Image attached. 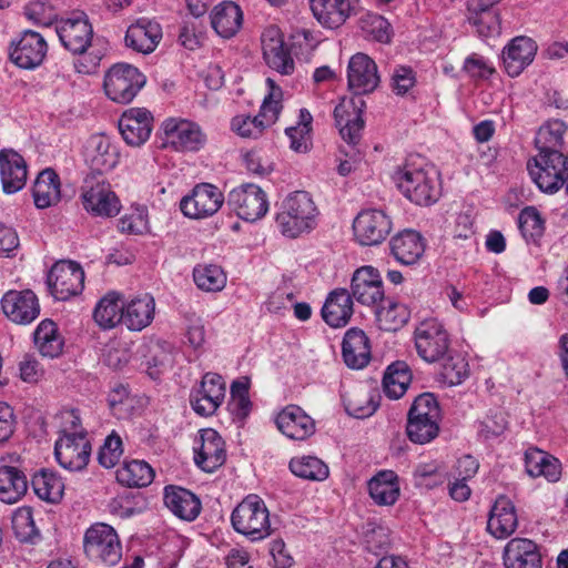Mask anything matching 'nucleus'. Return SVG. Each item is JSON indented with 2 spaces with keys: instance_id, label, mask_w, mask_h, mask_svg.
Here are the masks:
<instances>
[{
  "instance_id": "f257e3e1",
  "label": "nucleus",
  "mask_w": 568,
  "mask_h": 568,
  "mask_svg": "<svg viewBox=\"0 0 568 568\" xmlns=\"http://www.w3.org/2000/svg\"><path fill=\"white\" fill-rule=\"evenodd\" d=\"M365 108V101L352 99L342 100L334 109L336 126L345 142V145L341 146V153L345 155V159L341 160L337 166V172L342 176L348 175L362 160L357 145L362 139L365 124L363 120Z\"/></svg>"
},
{
  "instance_id": "f03ea898",
  "label": "nucleus",
  "mask_w": 568,
  "mask_h": 568,
  "mask_svg": "<svg viewBox=\"0 0 568 568\" xmlns=\"http://www.w3.org/2000/svg\"><path fill=\"white\" fill-rule=\"evenodd\" d=\"M392 179L399 192L416 205H433L442 195L439 175L427 164L417 165L407 160L403 166L396 169Z\"/></svg>"
},
{
  "instance_id": "7ed1b4c3",
  "label": "nucleus",
  "mask_w": 568,
  "mask_h": 568,
  "mask_svg": "<svg viewBox=\"0 0 568 568\" xmlns=\"http://www.w3.org/2000/svg\"><path fill=\"white\" fill-rule=\"evenodd\" d=\"M318 210L306 191H295L282 202L276 223L283 235L297 237L317 224Z\"/></svg>"
},
{
  "instance_id": "20e7f679",
  "label": "nucleus",
  "mask_w": 568,
  "mask_h": 568,
  "mask_svg": "<svg viewBox=\"0 0 568 568\" xmlns=\"http://www.w3.org/2000/svg\"><path fill=\"white\" fill-rule=\"evenodd\" d=\"M527 170L541 192L555 194L568 179V155L562 150L544 148L528 160Z\"/></svg>"
},
{
  "instance_id": "39448f33",
  "label": "nucleus",
  "mask_w": 568,
  "mask_h": 568,
  "mask_svg": "<svg viewBox=\"0 0 568 568\" xmlns=\"http://www.w3.org/2000/svg\"><path fill=\"white\" fill-rule=\"evenodd\" d=\"M233 529L250 541H261L272 535L270 511L256 494L244 497L231 514Z\"/></svg>"
},
{
  "instance_id": "423d86ee",
  "label": "nucleus",
  "mask_w": 568,
  "mask_h": 568,
  "mask_svg": "<svg viewBox=\"0 0 568 568\" xmlns=\"http://www.w3.org/2000/svg\"><path fill=\"white\" fill-rule=\"evenodd\" d=\"M442 419L437 398L432 393L418 395L407 414L406 435L414 444L425 445L439 434Z\"/></svg>"
},
{
  "instance_id": "0eeeda50",
  "label": "nucleus",
  "mask_w": 568,
  "mask_h": 568,
  "mask_svg": "<svg viewBox=\"0 0 568 568\" xmlns=\"http://www.w3.org/2000/svg\"><path fill=\"white\" fill-rule=\"evenodd\" d=\"M85 555L94 561L114 566L122 557V546L114 528L103 523L89 527L84 534Z\"/></svg>"
},
{
  "instance_id": "6e6552de",
  "label": "nucleus",
  "mask_w": 568,
  "mask_h": 568,
  "mask_svg": "<svg viewBox=\"0 0 568 568\" xmlns=\"http://www.w3.org/2000/svg\"><path fill=\"white\" fill-rule=\"evenodd\" d=\"M144 84L145 77L128 63L114 64L104 77L105 94L118 103H130Z\"/></svg>"
},
{
  "instance_id": "1a4fd4ad",
  "label": "nucleus",
  "mask_w": 568,
  "mask_h": 568,
  "mask_svg": "<svg viewBox=\"0 0 568 568\" xmlns=\"http://www.w3.org/2000/svg\"><path fill=\"white\" fill-rule=\"evenodd\" d=\"M414 341L418 356L427 363L440 361L449 349L448 333L436 318L422 321L415 328Z\"/></svg>"
},
{
  "instance_id": "9d476101",
  "label": "nucleus",
  "mask_w": 568,
  "mask_h": 568,
  "mask_svg": "<svg viewBox=\"0 0 568 568\" xmlns=\"http://www.w3.org/2000/svg\"><path fill=\"white\" fill-rule=\"evenodd\" d=\"M81 200L85 211L94 216L112 217L121 210L120 200L110 184L94 175L85 178L81 189Z\"/></svg>"
},
{
  "instance_id": "9b49d317",
  "label": "nucleus",
  "mask_w": 568,
  "mask_h": 568,
  "mask_svg": "<svg viewBox=\"0 0 568 568\" xmlns=\"http://www.w3.org/2000/svg\"><path fill=\"white\" fill-rule=\"evenodd\" d=\"M90 454L91 445L84 432L64 429L54 445L58 463L71 471L82 470L88 465Z\"/></svg>"
},
{
  "instance_id": "f8f14e48",
  "label": "nucleus",
  "mask_w": 568,
  "mask_h": 568,
  "mask_svg": "<svg viewBox=\"0 0 568 568\" xmlns=\"http://www.w3.org/2000/svg\"><path fill=\"white\" fill-rule=\"evenodd\" d=\"M227 204L240 219L247 222L262 219L268 211L266 193L258 185L252 183L234 187L229 193Z\"/></svg>"
},
{
  "instance_id": "ddd939ff",
  "label": "nucleus",
  "mask_w": 568,
  "mask_h": 568,
  "mask_svg": "<svg viewBox=\"0 0 568 568\" xmlns=\"http://www.w3.org/2000/svg\"><path fill=\"white\" fill-rule=\"evenodd\" d=\"M47 283L54 298L67 301L84 287V271L72 261H60L49 271Z\"/></svg>"
},
{
  "instance_id": "4468645a",
  "label": "nucleus",
  "mask_w": 568,
  "mask_h": 568,
  "mask_svg": "<svg viewBox=\"0 0 568 568\" xmlns=\"http://www.w3.org/2000/svg\"><path fill=\"white\" fill-rule=\"evenodd\" d=\"M48 52V43L42 34L24 30L9 47L10 60L21 69L31 70L39 67Z\"/></svg>"
},
{
  "instance_id": "2eb2a0df",
  "label": "nucleus",
  "mask_w": 568,
  "mask_h": 568,
  "mask_svg": "<svg viewBox=\"0 0 568 568\" xmlns=\"http://www.w3.org/2000/svg\"><path fill=\"white\" fill-rule=\"evenodd\" d=\"M224 195L211 183H200L194 186L192 194L180 202L182 213L191 219H206L214 215L222 206Z\"/></svg>"
},
{
  "instance_id": "dca6fc26",
  "label": "nucleus",
  "mask_w": 568,
  "mask_h": 568,
  "mask_svg": "<svg viewBox=\"0 0 568 568\" xmlns=\"http://www.w3.org/2000/svg\"><path fill=\"white\" fill-rule=\"evenodd\" d=\"M381 82L377 64L367 54L358 52L354 54L347 65V85L355 97L361 99L362 95L369 94L376 90ZM352 100V98L349 99Z\"/></svg>"
},
{
  "instance_id": "f3484780",
  "label": "nucleus",
  "mask_w": 568,
  "mask_h": 568,
  "mask_svg": "<svg viewBox=\"0 0 568 568\" xmlns=\"http://www.w3.org/2000/svg\"><path fill=\"white\" fill-rule=\"evenodd\" d=\"M55 32L61 44L73 54L84 53L93 38V28L83 12L57 21Z\"/></svg>"
},
{
  "instance_id": "a211bd4d",
  "label": "nucleus",
  "mask_w": 568,
  "mask_h": 568,
  "mask_svg": "<svg viewBox=\"0 0 568 568\" xmlns=\"http://www.w3.org/2000/svg\"><path fill=\"white\" fill-rule=\"evenodd\" d=\"M166 144L176 151H199L206 142L201 126L192 121L169 118L162 123Z\"/></svg>"
},
{
  "instance_id": "6ab92c4d",
  "label": "nucleus",
  "mask_w": 568,
  "mask_h": 568,
  "mask_svg": "<svg viewBox=\"0 0 568 568\" xmlns=\"http://www.w3.org/2000/svg\"><path fill=\"white\" fill-rule=\"evenodd\" d=\"M225 382L216 373H206L197 388L192 389L190 403L200 416H211L222 405L225 398Z\"/></svg>"
},
{
  "instance_id": "aec40b11",
  "label": "nucleus",
  "mask_w": 568,
  "mask_h": 568,
  "mask_svg": "<svg viewBox=\"0 0 568 568\" xmlns=\"http://www.w3.org/2000/svg\"><path fill=\"white\" fill-rule=\"evenodd\" d=\"M353 230L359 244L377 245L390 233L392 221L382 210H364L354 220Z\"/></svg>"
},
{
  "instance_id": "412c9836",
  "label": "nucleus",
  "mask_w": 568,
  "mask_h": 568,
  "mask_svg": "<svg viewBox=\"0 0 568 568\" xmlns=\"http://www.w3.org/2000/svg\"><path fill=\"white\" fill-rule=\"evenodd\" d=\"M224 446V440L215 429H201L193 447L195 464L206 473L214 471L226 459Z\"/></svg>"
},
{
  "instance_id": "4be33fe9",
  "label": "nucleus",
  "mask_w": 568,
  "mask_h": 568,
  "mask_svg": "<svg viewBox=\"0 0 568 568\" xmlns=\"http://www.w3.org/2000/svg\"><path fill=\"white\" fill-rule=\"evenodd\" d=\"M310 3L315 19L329 29L343 26L361 9V0H310Z\"/></svg>"
},
{
  "instance_id": "5701e85b",
  "label": "nucleus",
  "mask_w": 568,
  "mask_h": 568,
  "mask_svg": "<svg viewBox=\"0 0 568 568\" xmlns=\"http://www.w3.org/2000/svg\"><path fill=\"white\" fill-rule=\"evenodd\" d=\"M261 41L266 64L281 74H292L295 63L285 45L281 31L276 27L267 28L262 33Z\"/></svg>"
},
{
  "instance_id": "b1692460",
  "label": "nucleus",
  "mask_w": 568,
  "mask_h": 568,
  "mask_svg": "<svg viewBox=\"0 0 568 568\" xmlns=\"http://www.w3.org/2000/svg\"><path fill=\"white\" fill-rule=\"evenodd\" d=\"M2 311L13 323L27 325L40 314L37 295L30 291H9L1 300Z\"/></svg>"
},
{
  "instance_id": "393cba45",
  "label": "nucleus",
  "mask_w": 568,
  "mask_h": 568,
  "mask_svg": "<svg viewBox=\"0 0 568 568\" xmlns=\"http://www.w3.org/2000/svg\"><path fill=\"white\" fill-rule=\"evenodd\" d=\"M153 116L144 108H130L119 120V131L128 145L141 146L151 134Z\"/></svg>"
},
{
  "instance_id": "a878e982",
  "label": "nucleus",
  "mask_w": 568,
  "mask_h": 568,
  "mask_svg": "<svg viewBox=\"0 0 568 568\" xmlns=\"http://www.w3.org/2000/svg\"><path fill=\"white\" fill-rule=\"evenodd\" d=\"M351 290L353 298L363 305L376 306L384 302L383 281L373 266H363L355 271Z\"/></svg>"
},
{
  "instance_id": "bb28decb",
  "label": "nucleus",
  "mask_w": 568,
  "mask_h": 568,
  "mask_svg": "<svg viewBox=\"0 0 568 568\" xmlns=\"http://www.w3.org/2000/svg\"><path fill=\"white\" fill-rule=\"evenodd\" d=\"M119 158L116 146L106 135L94 134L87 141L84 159L93 172L101 175L112 171L118 165Z\"/></svg>"
},
{
  "instance_id": "cd10ccee",
  "label": "nucleus",
  "mask_w": 568,
  "mask_h": 568,
  "mask_svg": "<svg viewBox=\"0 0 568 568\" xmlns=\"http://www.w3.org/2000/svg\"><path fill=\"white\" fill-rule=\"evenodd\" d=\"M28 179V164L24 158L13 149L0 150V181L6 194L22 190Z\"/></svg>"
},
{
  "instance_id": "c85d7f7f",
  "label": "nucleus",
  "mask_w": 568,
  "mask_h": 568,
  "mask_svg": "<svg viewBox=\"0 0 568 568\" xmlns=\"http://www.w3.org/2000/svg\"><path fill=\"white\" fill-rule=\"evenodd\" d=\"M278 430L287 438L304 440L315 433V422L297 405L285 406L275 417Z\"/></svg>"
},
{
  "instance_id": "c756f323",
  "label": "nucleus",
  "mask_w": 568,
  "mask_h": 568,
  "mask_svg": "<svg viewBox=\"0 0 568 568\" xmlns=\"http://www.w3.org/2000/svg\"><path fill=\"white\" fill-rule=\"evenodd\" d=\"M537 52L536 42L527 37H516L508 42L501 52L506 73L518 77L532 61Z\"/></svg>"
},
{
  "instance_id": "7c9ffc66",
  "label": "nucleus",
  "mask_w": 568,
  "mask_h": 568,
  "mask_svg": "<svg viewBox=\"0 0 568 568\" xmlns=\"http://www.w3.org/2000/svg\"><path fill=\"white\" fill-rule=\"evenodd\" d=\"M503 564L505 568H542V558L535 541L513 538L504 547Z\"/></svg>"
},
{
  "instance_id": "2f4dec72",
  "label": "nucleus",
  "mask_w": 568,
  "mask_h": 568,
  "mask_svg": "<svg viewBox=\"0 0 568 568\" xmlns=\"http://www.w3.org/2000/svg\"><path fill=\"white\" fill-rule=\"evenodd\" d=\"M163 501L166 508L184 521L195 520L202 509L200 498L191 490L181 486L169 485L164 487Z\"/></svg>"
},
{
  "instance_id": "473e14b6",
  "label": "nucleus",
  "mask_w": 568,
  "mask_h": 568,
  "mask_svg": "<svg viewBox=\"0 0 568 568\" xmlns=\"http://www.w3.org/2000/svg\"><path fill=\"white\" fill-rule=\"evenodd\" d=\"M518 527L517 510L513 501L501 495L495 500L487 521V530L497 539H506Z\"/></svg>"
},
{
  "instance_id": "72a5a7b5",
  "label": "nucleus",
  "mask_w": 568,
  "mask_h": 568,
  "mask_svg": "<svg viewBox=\"0 0 568 568\" xmlns=\"http://www.w3.org/2000/svg\"><path fill=\"white\" fill-rule=\"evenodd\" d=\"M162 38V29L158 22L139 19L131 24L125 33L126 47L143 54L151 53Z\"/></svg>"
},
{
  "instance_id": "f704fd0d",
  "label": "nucleus",
  "mask_w": 568,
  "mask_h": 568,
  "mask_svg": "<svg viewBox=\"0 0 568 568\" xmlns=\"http://www.w3.org/2000/svg\"><path fill=\"white\" fill-rule=\"evenodd\" d=\"M353 296L346 288L332 291L322 307V317L331 327H344L353 315Z\"/></svg>"
},
{
  "instance_id": "c9c22d12",
  "label": "nucleus",
  "mask_w": 568,
  "mask_h": 568,
  "mask_svg": "<svg viewBox=\"0 0 568 568\" xmlns=\"http://www.w3.org/2000/svg\"><path fill=\"white\" fill-rule=\"evenodd\" d=\"M390 253L395 260L403 265L417 263L425 252L423 236L413 230H405L389 242Z\"/></svg>"
},
{
  "instance_id": "e433bc0d",
  "label": "nucleus",
  "mask_w": 568,
  "mask_h": 568,
  "mask_svg": "<svg viewBox=\"0 0 568 568\" xmlns=\"http://www.w3.org/2000/svg\"><path fill=\"white\" fill-rule=\"evenodd\" d=\"M123 325L131 332H140L148 327L155 313L154 298L144 294L132 298L131 301L123 302Z\"/></svg>"
},
{
  "instance_id": "4c0bfd02",
  "label": "nucleus",
  "mask_w": 568,
  "mask_h": 568,
  "mask_svg": "<svg viewBox=\"0 0 568 568\" xmlns=\"http://www.w3.org/2000/svg\"><path fill=\"white\" fill-rule=\"evenodd\" d=\"M342 354L348 367H365L371 359V345L366 334L362 329H348L343 339Z\"/></svg>"
},
{
  "instance_id": "58836bf2",
  "label": "nucleus",
  "mask_w": 568,
  "mask_h": 568,
  "mask_svg": "<svg viewBox=\"0 0 568 568\" xmlns=\"http://www.w3.org/2000/svg\"><path fill=\"white\" fill-rule=\"evenodd\" d=\"M32 196L38 209H48L60 202L61 182L53 169H44L38 174L32 186Z\"/></svg>"
},
{
  "instance_id": "ea45409f",
  "label": "nucleus",
  "mask_w": 568,
  "mask_h": 568,
  "mask_svg": "<svg viewBox=\"0 0 568 568\" xmlns=\"http://www.w3.org/2000/svg\"><path fill=\"white\" fill-rule=\"evenodd\" d=\"M242 21V10L232 1H224L217 4L211 14L213 29L223 38L233 37L241 28Z\"/></svg>"
},
{
  "instance_id": "a19ab883",
  "label": "nucleus",
  "mask_w": 568,
  "mask_h": 568,
  "mask_svg": "<svg viewBox=\"0 0 568 568\" xmlns=\"http://www.w3.org/2000/svg\"><path fill=\"white\" fill-rule=\"evenodd\" d=\"M122 295L109 292L97 303L93 311V320L102 329H110L118 324H123Z\"/></svg>"
},
{
  "instance_id": "79ce46f5",
  "label": "nucleus",
  "mask_w": 568,
  "mask_h": 568,
  "mask_svg": "<svg viewBox=\"0 0 568 568\" xmlns=\"http://www.w3.org/2000/svg\"><path fill=\"white\" fill-rule=\"evenodd\" d=\"M368 491L372 499L381 506H389L399 497L397 476L392 470L378 473L368 481Z\"/></svg>"
},
{
  "instance_id": "37998d69",
  "label": "nucleus",
  "mask_w": 568,
  "mask_h": 568,
  "mask_svg": "<svg viewBox=\"0 0 568 568\" xmlns=\"http://www.w3.org/2000/svg\"><path fill=\"white\" fill-rule=\"evenodd\" d=\"M28 490L26 475L11 466L0 467V500L7 504L19 501Z\"/></svg>"
},
{
  "instance_id": "c03bdc74",
  "label": "nucleus",
  "mask_w": 568,
  "mask_h": 568,
  "mask_svg": "<svg viewBox=\"0 0 568 568\" xmlns=\"http://www.w3.org/2000/svg\"><path fill=\"white\" fill-rule=\"evenodd\" d=\"M412 382V373L408 364L403 361L392 363L383 377V389L390 399L400 398Z\"/></svg>"
},
{
  "instance_id": "a18cd8bd",
  "label": "nucleus",
  "mask_w": 568,
  "mask_h": 568,
  "mask_svg": "<svg viewBox=\"0 0 568 568\" xmlns=\"http://www.w3.org/2000/svg\"><path fill=\"white\" fill-rule=\"evenodd\" d=\"M154 479L153 468L144 460L125 462L116 470V480L125 487H146Z\"/></svg>"
},
{
  "instance_id": "49530a36",
  "label": "nucleus",
  "mask_w": 568,
  "mask_h": 568,
  "mask_svg": "<svg viewBox=\"0 0 568 568\" xmlns=\"http://www.w3.org/2000/svg\"><path fill=\"white\" fill-rule=\"evenodd\" d=\"M34 345L42 356L54 358L62 352L63 341L51 320H43L33 333Z\"/></svg>"
},
{
  "instance_id": "de8ad7c7",
  "label": "nucleus",
  "mask_w": 568,
  "mask_h": 568,
  "mask_svg": "<svg viewBox=\"0 0 568 568\" xmlns=\"http://www.w3.org/2000/svg\"><path fill=\"white\" fill-rule=\"evenodd\" d=\"M31 485L36 495L45 501L58 503L64 490L62 479L50 469H41L36 473L31 479Z\"/></svg>"
},
{
  "instance_id": "09e8293b",
  "label": "nucleus",
  "mask_w": 568,
  "mask_h": 568,
  "mask_svg": "<svg viewBox=\"0 0 568 568\" xmlns=\"http://www.w3.org/2000/svg\"><path fill=\"white\" fill-rule=\"evenodd\" d=\"M386 306L376 305L375 316L381 329L396 332L409 320L410 312L405 304L387 301Z\"/></svg>"
},
{
  "instance_id": "8fccbe9b",
  "label": "nucleus",
  "mask_w": 568,
  "mask_h": 568,
  "mask_svg": "<svg viewBox=\"0 0 568 568\" xmlns=\"http://www.w3.org/2000/svg\"><path fill=\"white\" fill-rule=\"evenodd\" d=\"M312 122L313 116L306 109L300 110L298 122L296 125L285 129V134L290 139V148L298 153H305L312 145Z\"/></svg>"
},
{
  "instance_id": "3c124183",
  "label": "nucleus",
  "mask_w": 568,
  "mask_h": 568,
  "mask_svg": "<svg viewBox=\"0 0 568 568\" xmlns=\"http://www.w3.org/2000/svg\"><path fill=\"white\" fill-rule=\"evenodd\" d=\"M290 469L295 476L313 481H323L329 475L328 466L315 456L292 458Z\"/></svg>"
},
{
  "instance_id": "603ef678",
  "label": "nucleus",
  "mask_w": 568,
  "mask_h": 568,
  "mask_svg": "<svg viewBox=\"0 0 568 568\" xmlns=\"http://www.w3.org/2000/svg\"><path fill=\"white\" fill-rule=\"evenodd\" d=\"M468 21L481 38L500 34L501 22L498 9L468 11Z\"/></svg>"
},
{
  "instance_id": "864d4df0",
  "label": "nucleus",
  "mask_w": 568,
  "mask_h": 568,
  "mask_svg": "<svg viewBox=\"0 0 568 568\" xmlns=\"http://www.w3.org/2000/svg\"><path fill=\"white\" fill-rule=\"evenodd\" d=\"M567 129L568 126L562 120H549L539 129L535 140L537 150H544V148L562 150L565 144L564 135Z\"/></svg>"
},
{
  "instance_id": "5fc2aeb1",
  "label": "nucleus",
  "mask_w": 568,
  "mask_h": 568,
  "mask_svg": "<svg viewBox=\"0 0 568 568\" xmlns=\"http://www.w3.org/2000/svg\"><path fill=\"white\" fill-rule=\"evenodd\" d=\"M193 278L199 288L206 292H219L226 284V275L215 264L199 265L193 271Z\"/></svg>"
},
{
  "instance_id": "6e6d98bb",
  "label": "nucleus",
  "mask_w": 568,
  "mask_h": 568,
  "mask_svg": "<svg viewBox=\"0 0 568 568\" xmlns=\"http://www.w3.org/2000/svg\"><path fill=\"white\" fill-rule=\"evenodd\" d=\"M518 226L524 239L535 243L544 234L545 221L536 207L527 206L519 213Z\"/></svg>"
},
{
  "instance_id": "4d7b16f0",
  "label": "nucleus",
  "mask_w": 568,
  "mask_h": 568,
  "mask_svg": "<svg viewBox=\"0 0 568 568\" xmlns=\"http://www.w3.org/2000/svg\"><path fill=\"white\" fill-rule=\"evenodd\" d=\"M11 523L14 535L20 541L34 542L39 537L30 507L18 508L12 515Z\"/></svg>"
},
{
  "instance_id": "13d9d810",
  "label": "nucleus",
  "mask_w": 568,
  "mask_h": 568,
  "mask_svg": "<svg viewBox=\"0 0 568 568\" xmlns=\"http://www.w3.org/2000/svg\"><path fill=\"white\" fill-rule=\"evenodd\" d=\"M359 13L358 27L365 33L379 42L386 43L390 41V24L384 17L371 11L362 12L359 10Z\"/></svg>"
},
{
  "instance_id": "bf43d9fd",
  "label": "nucleus",
  "mask_w": 568,
  "mask_h": 568,
  "mask_svg": "<svg viewBox=\"0 0 568 568\" xmlns=\"http://www.w3.org/2000/svg\"><path fill=\"white\" fill-rule=\"evenodd\" d=\"M508 425L506 414L503 409H490L486 416L478 422L477 433L484 440H490L504 434Z\"/></svg>"
},
{
  "instance_id": "052dcab7",
  "label": "nucleus",
  "mask_w": 568,
  "mask_h": 568,
  "mask_svg": "<svg viewBox=\"0 0 568 568\" xmlns=\"http://www.w3.org/2000/svg\"><path fill=\"white\" fill-rule=\"evenodd\" d=\"M443 361L442 375L450 385L460 384L468 376V363L459 354H453L449 349Z\"/></svg>"
},
{
  "instance_id": "680f3d73",
  "label": "nucleus",
  "mask_w": 568,
  "mask_h": 568,
  "mask_svg": "<svg viewBox=\"0 0 568 568\" xmlns=\"http://www.w3.org/2000/svg\"><path fill=\"white\" fill-rule=\"evenodd\" d=\"M26 17L40 26L49 27L57 22V9L45 0H34L24 8Z\"/></svg>"
},
{
  "instance_id": "e2e57ef3",
  "label": "nucleus",
  "mask_w": 568,
  "mask_h": 568,
  "mask_svg": "<svg viewBox=\"0 0 568 568\" xmlns=\"http://www.w3.org/2000/svg\"><path fill=\"white\" fill-rule=\"evenodd\" d=\"M123 455V444L121 437L113 430L104 439L101 446L98 460L104 468L114 467Z\"/></svg>"
},
{
  "instance_id": "0e129e2a",
  "label": "nucleus",
  "mask_w": 568,
  "mask_h": 568,
  "mask_svg": "<svg viewBox=\"0 0 568 568\" xmlns=\"http://www.w3.org/2000/svg\"><path fill=\"white\" fill-rule=\"evenodd\" d=\"M122 233L143 234L149 230L148 212L144 206H136L130 213L124 214L118 222Z\"/></svg>"
},
{
  "instance_id": "69168bd1",
  "label": "nucleus",
  "mask_w": 568,
  "mask_h": 568,
  "mask_svg": "<svg viewBox=\"0 0 568 568\" xmlns=\"http://www.w3.org/2000/svg\"><path fill=\"white\" fill-rule=\"evenodd\" d=\"M378 407L375 397L368 392L355 394L346 403L347 413L355 418H365L373 415Z\"/></svg>"
},
{
  "instance_id": "338daca9",
  "label": "nucleus",
  "mask_w": 568,
  "mask_h": 568,
  "mask_svg": "<svg viewBox=\"0 0 568 568\" xmlns=\"http://www.w3.org/2000/svg\"><path fill=\"white\" fill-rule=\"evenodd\" d=\"M232 129L242 138L256 139L266 126L261 116L237 115L232 120Z\"/></svg>"
},
{
  "instance_id": "774afa93",
  "label": "nucleus",
  "mask_w": 568,
  "mask_h": 568,
  "mask_svg": "<svg viewBox=\"0 0 568 568\" xmlns=\"http://www.w3.org/2000/svg\"><path fill=\"white\" fill-rule=\"evenodd\" d=\"M463 70L475 80L489 79L496 71L486 58L477 53H473L465 59Z\"/></svg>"
}]
</instances>
